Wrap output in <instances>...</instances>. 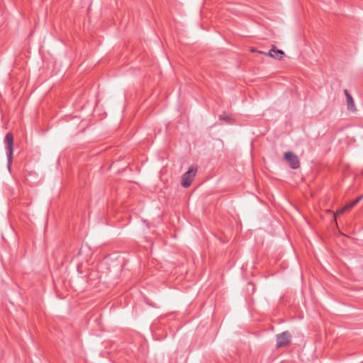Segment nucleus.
Segmentation results:
<instances>
[{"mask_svg": "<svg viewBox=\"0 0 363 363\" xmlns=\"http://www.w3.org/2000/svg\"><path fill=\"white\" fill-rule=\"evenodd\" d=\"M4 143L6 145V155L8 160V166L9 167L13 160V136L12 133H7L5 138Z\"/></svg>", "mask_w": 363, "mask_h": 363, "instance_id": "nucleus-1", "label": "nucleus"}, {"mask_svg": "<svg viewBox=\"0 0 363 363\" xmlns=\"http://www.w3.org/2000/svg\"><path fill=\"white\" fill-rule=\"evenodd\" d=\"M291 335L289 331H284L280 334H277L276 335V347L280 348L287 346L291 342Z\"/></svg>", "mask_w": 363, "mask_h": 363, "instance_id": "nucleus-2", "label": "nucleus"}, {"mask_svg": "<svg viewBox=\"0 0 363 363\" xmlns=\"http://www.w3.org/2000/svg\"><path fill=\"white\" fill-rule=\"evenodd\" d=\"M196 168L190 167L189 169L182 175V185L184 188H187L191 185L192 181L196 175Z\"/></svg>", "mask_w": 363, "mask_h": 363, "instance_id": "nucleus-3", "label": "nucleus"}, {"mask_svg": "<svg viewBox=\"0 0 363 363\" xmlns=\"http://www.w3.org/2000/svg\"><path fill=\"white\" fill-rule=\"evenodd\" d=\"M284 157L289 163L291 168L296 169L299 167L300 162L298 157L292 152H286L284 155Z\"/></svg>", "mask_w": 363, "mask_h": 363, "instance_id": "nucleus-4", "label": "nucleus"}, {"mask_svg": "<svg viewBox=\"0 0 363 363\" xmlns=\"http://www.w3.org/2000/svg\"><path fill=\"white\" fill-rule=\"evenodd\" d=\"M363 196L362 195H360L359 196H358L357 199H355L354 200L349 202L348 203L345 204L342 208H340V210H338L337 211V214H341L343 212L345 211H350V209H352L356 204H357L359 201L362 199Z\"/></svg>", "mask_w": 363, "mask_h": 363, "instance_id": "nucleus-5", "label": "nucleus"}, {"mask_svg": "<svg viewBox=\"0 0 363 363\" xmlns=\"http://www.w3.org/2000/svg\"><path fill=\"white\" fill-rule=\"evenodd\" d=\"M265 55L275 59L281 60L283 57L284 52L281 50L277 49L276 46L272 45L269 52Z\"/></svg>", "mask_w": 363, "mask_h": 363, "instance_id": "nucleus-6", "label": "nucleus"}, {"mask_svg": "<svg viewBox=\"0 0 363 363\" xmlns=\"http://www.w3.org/2000/svg\"><path fill=\"white\" fill-rule=\"evenodd\" d=\"M344 94H345V95L346 96V99H347V109L349 111H352V112L356 111L357 108H356V106L354 105V102L353 98L351 96V94H350V92L347 89H345L344 90Z\"/></svg>", "mask_w": 363, "mask_h": 363, "instance_id": "nucleus-7", "label": "nucleus"}, {"mask_svg": "<svg viewBox=\"0 0 363 363\" xmlns=\"http://www.w3.org/2000/svg\"><path fill=\"white\" fill-rule=\"evenodd\" d=\"M219 118L220 120H224V121H228L230 120V117L228 116H225L224 114L223 115H220L219 116Z\"/></svg>", "mask_w": 363, "mask_h": 363, "instance_id": "nucleus-8", "label": "nucleus"}]
</instances>
